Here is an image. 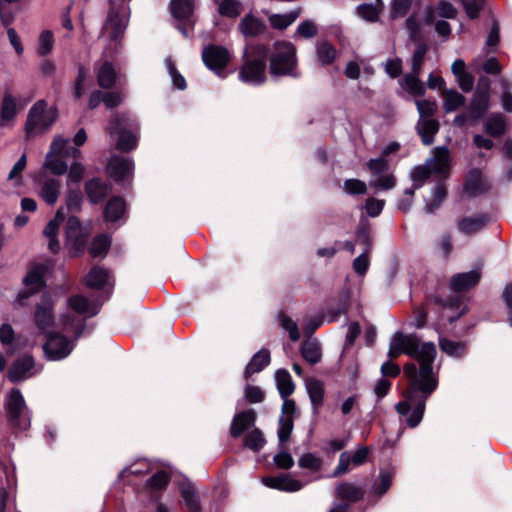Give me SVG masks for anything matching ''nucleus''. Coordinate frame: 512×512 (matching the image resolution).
Masks as SVG:
<instances>
[{
	"instance_id": "nucleus-10",
	"label": "nucleus",
	"mask_w": 512,
	"mask_h": 512,
	"mask_svg": "<svg viewBox=\"0 0 512 512\" xmlns=\"http://www.w3.org/2000/svg\"><path fill=\"white\" fill-rule=\"evenodd\" d=\"M193 8L192 0H171V13L178 21L176 27L186 37L194 25L192 19Z\"/></svg>"
},
{
	"instance_id": "nucleus-63",
	"label": "nucleus",
	"mask_w": 512,
	"mask_h": 512,
	"mask_svg": "<svg viewBox=\"0 0 512 512\" xmlns=\"http://www.w3.org/2000/svg\"><path fill=\"white\" fill-rule=\"evenodd\" d=\"M293 430V419L290 416H282L279 420L278 439L281 444L287 442Z\"/></svg>"
},
{
	"instance_id": "nucleus-18",
	"label": "nucleus",
	"mask_w": 512,
	"mask_h": 512,
	"mask_svg": "<svg viewBox=\"0 0 512 512\" xmlns=\"http://www.w3.org/2000/svg\"><path fill=\"white\" fill-rule=\"evenodd\" d=\"M44 273L45 267L43 265H35L28 271L23 279V283L28 291H23L18 295V302L21 305L25 304L24 300L26 298L43 286Z\"/></svg>"
},
{
	"instance_id": "nucleus-49",
	"label": "nucleus",
	"mask_w": 512,
	"mask_h": 512,
	"mask_svg": "<svg viewBox=\"0 0 512 512\" xmlns=\"http://www.w3.org/2000/svg\"><path fill=\"white\" fill-rule=\"evenodd\" d=\"M54 46V34L51 30H43L38 38L37 53L40 56L48 55Z\"/></svg>"
},
{
	"instance_id": "nucleus-19",
	"label": "nucleus",
	"mask_w": 512,
	"mask_h": 512,
	"mask_svg": "<svg viewBox=\"0 0 512 512\" xmlns=\"http://www.w3.org/2000/svg\"><path fill=\"white\" fill-rule=\"evenodd\" d=\"M481 269L455 274L451 277L449 285L452 291L463 293L474 288L481 279Z\"/></svg>"
},
{
	"instance_id": "nucleus-56",
	"label": "nucleus",
	"mask_w": 512,
	"mask_h": 512,
	"mask_svg": "<svg viewBox=\"0 0 512 512\" xmlns=\"http://www.w3.org/2000/svg\"><path fill=\"white\" fill-rule=\"evenodd\" d=\"M165 67L167 69L168 74L171 77L173 86L180 90H184L186 88L185 78L178 72L171 58H166L164 60Z\"/></svg>"
},
{
	"instance_id": "nucleus-6",
	"label": "nucleus",
	"mask_w": 512,
	"mask_h": 512,
	"mask_svg": "<svg viewBox=\"0 0 512 512\" xmlns=\"http://www.w3.org/2000/svg\"><path fill=\"white\" fill-rule=\"evenodd\" d=\"M45 338L43 351L45 357L50 361H59L68 357L74 348L73 342L58 332Z\"/></svg>"
},
{
	"instance_id": "nucleus-34",
	"label": "nucleus",
	"mask_w": 512,
	"mask_h": 512,
	"mask_svg": "<svg viewBox=\"0 0 512 512\" xmlns=\"http://www.w3.org/2000/svg\"><path fill=\"white\" fill-rule=\"evenodd\" d=\"M85 283L91 288L100 289L111 284V276L108 270L95 266L87 274Z\"/></svg>"
},
{
	"instance_id": "nucleus-28",
	"label": "nucleus",
	"mask_w": 512,
	"mask_h": 512,
	"mask_svg": "<svg viewBox=\"0 0 512 512\" xmlns=\"http://www.w3.org/2000/svg\"><path fill=\"white\" fill-rule=\"evenodd\" d=\"M255 418L253 410H246L236 414L230 428L231 435L235 438L239 437L245 430L254 425Z\"/></svg>"
},
{
	"instance_id": "nucleus-25",
	"label": "nucleus",
	"mask_w": 512,
	"mask_h": 512,
	"mask_svg": "<svg viewBox=\"0 0 512 512\" xmlns=\"http://www.w3.org/2000/svg\"><path fill=\"white\" fill-rule=\"evenodd\" d=\"M385 8L382 0H375V3H364L356 7L355 14L362 20L369 23H376Z\"/></svg>"
},
{
	"instance_id": "nucleus-43",
	"label": "nucleus",
	"mask_w": 512,
	"mask_h": 512,
	"mask_svg": "<svg viewBox=\"0 0 512 512\" xmlns=\"http://www.w3.org/2000/svg\"><path fill=\"white\" fill-rule=\"evenodd\" d=\"M220 15L235 18L242 11V4L238 0H215Z\"/></svg>"
},
{
	"instance_id": "nucleus-17",
	"label": "nucleus",
	"mask_w": 512,
	"mask_h": 512,
	"mask_svg": "<svg viewBox=\"0 0 512 512\" xmlns=\"http://www.w3.org/2000/svg\"><path fill=\"white\" fill-rule=\"evenodd\" d=\"M490 183L479 168H471L465 177L463 191L469 197H476L488 191Z\"/></svg>"
},
{
	"instance_id": "nucleus-55",
	"label": "nucleus",
	"mask_w": 512,
	"mask_h": 512,
	"mask_svg": "<svg viewBox=\"0 0 512 512\" xmlns=\"http://www.w3.org/2000/svg\"><path fill=\"white\" fill-rule=\"evenodd\" d=\"M447 195L446 187L443 183L438 184L432 191V201L426 204V211L431 213L436 210L444 201Z\"/></svg>"
},
{
	"instance_id": "nucleus-4",
	"label": "nucleus",
	"mask_w": 512,
	"mask_h": 512,
	"mask_svg": "<svg viewBox=\"0 0 512 512\" xmlns=\"http://www.w3.org/2000/svg\"><path fill=\"white\" fill-rule=\"evenodd\" d=\"M5 409L11 425L21 431L30 427L31 413L20 390L13 389L5 400Z\"/></svg>"
},
{
	"instance_id": "nucleus-47",
	"label": "nucleus",
	"mask_w": 512,
	"mask_h": 512,
	"mask_svg": "<svg viewBox=\"0 0 512 512\" xmlns=\"http://www.w3.org/2000/svg\"><path fill=\"white\" fill-rule=\"evenodd\" d=\"M484 129L487 134L493 137L502 135L505 132L506 124L503 115L494 114L489 117L485 124Z\"/></svg>"
},
{
	"instance_id": "nucleus-64",
	"label": "nucleus",
	"mask_w": 512,
	"mask_h": 512,
	"mask_svg": "<svg viewBox=\"0 0 512 512\" xmlns=\"http://www.w3.org/2000/svg\"><path fill=\"white\" fill-rule=\"evenodd\" d=\"M501 105L507 112L512 111V83L507 79H501Z\"/></svg>"
},
{
	"instance_id": "nucleus-12",
	"label": "nucleus",
	"mask_w": 512,
	"mask_h": 512,
	"mask_svg": "<svg viewBox=\"0 0 512 512\" xmlns=\"http://www.w3.org/2000/svg\"><path fill=\"white\" fill-rule=\"evenodd\" d=\"M40 368L36 367L34 358L30 355H24L15 360L8 370V378L11 382H23L37 373Z\"/></svg>"
},
{
	"instance_id": "nucleus-33",
	"label": "nucleus",
	"mask_w": 512,
	"mask_h": 512,
	"mask_svg": "<svg viewBox=\"0 0 512 512\" xmlns=\"http://www.w3.org/2000/svg\"><path fill=\"white\" fill-rule=\"evenodd\" d=\"M18 113L17 98L11 93H5L0 108V125L5 126L11 122Z\"/></svg>"
},
{
	"instance_id": "nucleus-13",
	"label": "nucleus",
	"mask_w": 512,
	"mask_h": 512,
	"mask_svg": "<svg viewBox=\"0 0 512 512\" xmlns=\"http://www.w3.org/2000/svg\"><path fill=\"white\" fill-rule=\"evenodd\" d=\"M66 143L67 141L63 137L56 136L51 143L49 153L46 155L44 167L55 175H63L67 172L68 166L60 156Z\"/></svg>"
},
{
	"instance_id": "nucleus-11",
	"label": "nucleus",
	"mask_w": 512,
	"mask_h": 512,
	"mask_svg": "<svg viewBox=\"0 0 512 512\" xmlns=\"http://www.w3.org/2000/svg\"><path fill=\"white\" fill-rule=\"evenodd\" d=\"M433 176L439 180H446L450 176L452 160L447 147L440 146L434 149L433 156L426 160Z\"/></svg>"
},
{
	"instance_id": "nucleus-53",
	"label": "nucleus",
	"mask_w": 512,
	"mask_h": 512,
	"mask_svg": "<svg viewBox=\"0 0 512 512\" xmlns=\"http://www.w3.org/2000/svg\"><path fill=\"white\" fill-rule=\"evenodd\" d=\"M414 0H392L390 3L391 19L401 18L407 14Z\"/></svg>"
},
{
	"instance_id": "nucleus-2",
	"label": "nucleus",
	"mask_w": 512,
	"mask_h": 512,
	"mask_svg": "<svg viewBox=\"0 0 512 512\" xmlns=\"http://www.w3.org/2000/svg\"><path fill=\"white\" fill-rule=\"evenodd\" d=\"M270 74L274 77H297L296 48L288 41H278L273 45L270 56Z\"/></svg>"
},
{
	"instance_id": "nucleus-39",
	"label": "nucleus",
	"mask_w": 512,
	"mask_h": 512,
	"mask_svg": "<svg viewBox=\"0 0 512 512\" xmlns=\"http://www.w3.org/2000/svg\"><path fill=\"white\" fill-rule=\"evenodd\" d=\"M302 357L311 365L320 362L322 357L321 347L316 340H306L301 345Z\"/></svg>"
},
{
	"instance_id": "nucleus-27",
	"label": "nucleus",
	"mask_w": 512,
	"mask_h": 512,
	"mask_svg": "<svg viewBox=\"0 0 512 512\" xmlns=\"http://www.w3.org/2000/svg\"><path fill=\"white\" fill-rule=\"evenodd\" d=\"M179 491L188 512H201L199 496L194 485L190 481H182L179 485Z\"/></svg>"
},
{
	"instance_id": "nucleus-48",
	"label": "nucleus",
	"mask_w": 512,
	"mask_h": 512,
	"mask_svg": "<svg viewBox=\"0 0 512 512\" xmlns=\"http://www.w3.org/2000/svg\"><path fill=\"white\" fill-rule=\"evenodd\" d=\"M266 443L263 433L255 428L244 437V446L254 452L260 451Z\"/></svg>"
},
{
	"instance_id": "nucleus-60",
	"label": "nucleus",
	"mask_w": 512,
	"mask_h": 512,
	"mask_svg": "<svg viewBox=\"0 0 512 512\" xmlns=\"http://www.w3.org/2000/svg\"><path fill=\"white\" fill-rule=\"evenodd\" d=\"M415 105L417 107L420 119L422 118H431V116L437 110V103L434 100L430 99H416Z\"/></svg>"
},
{
	"instance_id": "nucleus-44",
	"label": "nucleus",
	"mask_w": 512,
	"mask_h": 512,
	"mask_svg": "<svg viewBox=\"0 0 512 512\" xmlns=\"http://www.w3.org/2000/svg\"><path fill=\"white\" fill-rule=\"evenodd\" d=\"M299 15L300 10L290 11L286 14H272L269 16V22L273 28L283 30L290 26Z\"/></svg>"
},
{
	"instance_id": "nucleus-23",
	"label": "nucleus",
	"mask_w": 512,
	"mask_h": 512,
	"mask_svg": "<svg viewBox=\"0 0 512 512\" xmlns=\"http://www.w3.org/2000/svg\"><path fill=\"white\" fill-rule=\"evenodd\" d=\"M488 222L486 214H478L461 218L457 222L459 232L466 235H473L482 230Z\"/></svg>"
},
{
	"instance_id": "nucleus-41",
	"label": "nucleus",
	"mask_w": 512,
	"mask_h": 512,
	"mask_svg": "<svg viewBox=\"0 0 512 512\" xmlns=\"http://www.w3.org/2000/svg\"><path fill=\"white\" fill-rule=\"evenodd\" d=\"M125 212V202L120 197L112 198L105 207L104 217L106 221L114 222L122 217Z\"/></svg>"
},
{
	"instance_id": "nucleus-24",
	"label": "nucleus",
	"mask_w": 512,
	"mask_h": 512,
	"mask_svg": "<svg viewBox=\"0 0 512 512\" xmlns=\"http://www.w3.org/2000/svg\"><path fill=\"white\" fill-rule=\"evenodd\" d=\"M0 342L10 355L24 346L21 338L15 334L13 327L8 323L0 326Z\"/></svg>"
},
{
	"instance_id": "nucleus-50",
	"label": "nucleus",
	"mask_w": 512,
	"mask_h": 512,
	"mask_svg": "<svg viewBox=\"0 0 512 512\" xmlns=\"http://www.w3.org/2000/svg\"><path fill=\"white\" fill-rule=\"evenodd\" d=\"M411 179L413 181V186L411 188L417 190L419 189L420 187H422V185L424 184V182L430 177L432 176L431 172H430V169L427 165V163L425 162L423 165L421 166H417L415 167L412 171H411Z\"/></svg>"
},
{
	"instance_id": "nucleus-15",
	"label": "nucleus",
	"mask_w": 512,
	"mask_h": 512,
	"mask_svg": "<svg viewBox=\"0 0 512 512\" xmlns=\"http://www.w3.org/2000/svg\"><path fill=\"white\" fill-rule=\"evenodd\" d=\"M489 80L481 78L477 90L471 100L469 111L474 120L480 119L489 108Z\"/></svg>"
},
{
	"instance_id": "nucleus-52",
	"label": "nucleus",
	"mask_w": 512,
	"mask_h": 512,
	"mask_svg": "<svg viewBox=\"0 0 512 512\" xmlns=\"http://www.w3.org/2000/svg\"><path fill=\"white\" fill-rule=\"evenodd\" d=\"M109 246L110 239L105 235H100L93 240L89 248V253L94 258L104 256L107 253Z\"/></svg>"
},
{
	"instance_id": "nucleus-32",
	"label": "nucleus",
	"mask_w": 512,
	"mask_h": 512,
	"mask_svg": "<svg viewBox=\"0 0 512 512\" xmlns=\"http://www.w3.org/2000/svg\"><path fill=\"white\" fill-rule=\"evenodd\" d=\"M416 128L423 144L430 145L434 141V135L439 130V122L433 118H422L419 119Z\"/></svg>"
},
{
	"instance_id": "nucleus-22",
	"label": "nucleus",
	"mask_w": 512,
	"mask_h": 512,
	"mask_svg": "<svg viewBox=\"0 0 512 512\" xmlns=\"http://www.w3.org/2000/svg\"><path fill=\"white\" fill-rule=\"evenodd\" d=\"M64 221V212L63 208H60L55 217L48 222L46 225L43 234L48 239V248L53 253H56L60 248V243L57 239V233Z\"/></svg>"
},
{
	"instance_id": "nucleus-16",
	"label": "nucleus",
	"mask_w": 512,
	"mask_h": 512,
	"mask_svg": "<svg viewBox=\"0 0 512 512\" xmlns=\"http://www.w3.org/2000/svg\"><path fill=\"white\" fill-rule=\"evenodd\" d=\"M369 452L368 447H361L354 452L346 451L341 453L338 465L333 472V476L337 477L346 474L350 470L351 465L353 467H357L364 464L367 461Z\"/></svg>"
},
{
	"instance_id": "nucleus-36",
	"label": "nucleus",
	"mask_w": 512,
	"mask_h": 512,
	"mask_svg": "<svg viewBox=\"0 0 512 512\" xmlns=\"http://www.w3.org/2000/svg\"><path fill=\"white\" fill-rule=\"evenodd\" d=\"M306 390L312 403L313 411L316 413L323 403L324 387L321 381L316 379L306 380Z\"/></svg>"
},
{
	"instance_id": "nucleus-59",
	"label": "nucleus",
	"mask_w": 512,
	"mask_h": 512,
	"mask_svg": "<svg viewBox=\"0 0 512 512\" xmlns=\"http://www.w3.org/2000/svg\"><path fill=\"white\" fill-rule=\"evenodd\" d=\"M317 56L323 65H328L335 59L336 50L329 43L322 42L317 46Z\"/></svg>"
},
{
	"instance_id": "nucleus-35",
	"label": "nucleus",
	"mask_w": 512,
	"mask_h": 512,
	"mask_svg": "<svg viewBox=\"0 0 512 512\" xmlns=\"http://www.w3.org/2000/svg\"><path fill=\"white\" fill-rule=\"evenodd\" d=\"M420 73L410 72L400 81L401 87L414 97H420L425 94V84L419 79Z\"/></svg>"
},
{
	"instance_id": "nucleus-3",
	"label": "nucleus",
	"mask_w": 512,
	"mask_h": 512,
	"mask_svg": "<svg viewBox=\"0 0 512 512\" xmlns=\"http://www.w3.org/2000/svg\"><path fill=\"white\" fill-rule=\"evenodd\" d=\"M57 119V110L48 108L45 100L36 101L30 108L25 124L28 137L48 130Z\"/></svg>"
},
{
	"instance_id": "nucleus-5",
	"label": "nucleus",
	"mask_w": 512,
	"mask_h": 512,
	"mask_svg": "<svg viewBox=\"0 0 512 512\" xmlns=\"http://www.w3.org/2000/svg\"><path fill=\"white\" fill-rule=\"evenodd\" d=\"M255 50L258 57L248 58L239 73L240 80L250 85H260L266 80L265 57L268 49L265 45H258Z\"/></svg>"
},
{
	"instance_id": "nucleus-42",
	"label": "nucleus",
	"mask_w": 512,
	"mask_h": 512,
	"mask_svg": "<svg viewBox=\"0 0 512 512\" xmlns=\"http://www.w3.org/2000/svg\"><path fill=\"white\" fill-rule=\"evenodd\" d=\"M69 307L79 314L95 315L97 308L87 298L75 295L68 300Z\"/></svg>"
},
{
	"instance_id": "nucleus-61",
	"label": "nucleus",
	"mask_w": 512,
	"mask_h": 512,
	"mask_svg": "<svg viewBox=\"0 0 512 512\" xmlns=\"http://www.w3.org/2000/svg\"><path fill=\"white\" fill-rule=\"evenodd\" d=\"M343 190L348 195H364L367 192V185L359 179H347L344 181Z\"/></svg>"
},
{
	"instance_id": "nucleus-1",
	"label": "nucleus",
	"mask_w": 512,
	"mask_h": 512,
	"mask_svg": "<svg viewBox=\"0 0 512 512\" xmlns=\"http://www.w3.org/2000/svg\"><path fill=\"white\" fill-rule=\"evenodd\" d=\"M402 353L414 358L419 367L414 363L404 366V374L409 379V387L405 400L396 405V410L400 415L409 414L406 420L407 424L414 428L423 418L426 400L438 386V379L432 367L437 352L432 342L420 344L416 335L396 332L390 341L388 356L396 358Z\"/></svg>"
},
{
	"instance_id": "nucleus-31",
	"label": "nucleus",
	"mask_w": 512,
	"mask_h": 512,
	"mask_svg": "<svg viewBox=\"0 0 512 512\" xmlns=\"http://www.w3.org/2000/svg\"><path fill=\"white\" fill-rule=\"evenodd\" d=\"M265 28V23L252 14H247L239 24V29L245 37H255L263 33Z\"/></svg>"
},
{
	"instance_id": "nucleus-58",
	"label": "nucleus",
	"mask_w": 512,
	"mask_h": 512,
	"mask_svg": "<svg viewBox=\"0 0 512 512\" xmlns=\"http://www.w3.org/2000/svg\"><path fill=\"white\" fill-rule=\"evenodd\" d=\"M370 187L380 190H390L396 185V180L392 174L386 173L373 177L369 182Z\"/></svg>"
},
{
	"instance_id": "nucleus-54",
	"label": "nucleus",
	"mask_w": 512,
	"mask_h": 512,
	"mask_svg": "<svg viewBox=\"0 0 512 512\" xmlns=\"http://www.w3.org/2000/svg\"><path fill=\"white\" fill-rule=\"evenodd\" d=\"M298 464L301 468L317 472L322 467V459L313 453H305L299 458Z\"/></svg>"
},
{
	"instance_id": "nucleus-21",
	"label": "nucleus",
	"mask_w": 512,
	"mask_h": 512,
	"mask_svg": "<svg viewBox=\"0 0 512 512\" xmlns=\"http://www.w3.org/2000/svg\"><path fill=\"white\" fill-rule=\"evenodd\" d=\"M262 483L269 488L285 492H296L305 486V483L288 474H282L275 477H265L262 479Z\"/></svg>"
},
{
	"instance_id": "nucleus-62",
	"label": "nucleus",
	"mask_w": 512,
	"mask_h": 512,
	"mask_svg": "<svg viewBox=\"0 0 512 512\" xmlns=\"http://www.w3.org/2000/svg\"><path fill=\"white\" fill-rule=\"evenodd\" d=\"M318 33L317 26L312 20L302 21L295 32L294 38L301 37L305 39H310L316 36Z\"/></svg>"
},
{
	"instance_id": "nucleus-30",
	"label": "nucleus",
	"mask_w": 512,
	"mask_h": 512,
	"mask_svg": "<svg viewBox=\"0 0 512 512\" xmlns=\"http://www.w3.org/2000/svg\"><path fill=\"white\" fill-rule=\"evenodd\" d=\"M85 191L92 203H98L110 193V187L102 180L95 178L86 182Z\"/></svg>"
},
{
	"instance_id": "nucleus-57",
	"label": "nucleus",
	"mask_w": 512,
	"mask_h": 512,
	"mask_svg": "<svg viewBox=\"0 0 512 512\" xmlns=\"http://www.w3.org/2000/svg\"><path fill=\"white\" fill-rule=\"evenodd\" d=\"M137 141L135 134L120 130L117 148L124 152L131 151L137 146Z\"/></svg>"
},
{
	"instance_id": "nucleus-29",
	"label": "nucleus",
	"mask_w": 512,
	"mask_h": 512,
	"mask_svg": "<svg viewBox=\"0 0 512 512\" xmlns=\"http://www.w3.org/2000/svg\"><path fill=\"white\" fill-rule=\"evenodd\" d=\"M61 182L54 178L46 179L39 192L41 199L48 205H54L59 198Z\"/></svg>"
},
{
	"instance_id": "nucleus-46",
	"label": "nucleus",
	"mask_w": 512,
	"mask_h": 512,
	"mask_svg": "<svg viewBox=\"0 0 512 512\" xmlns=\"http://www.w3.org/2000/svg\"><path fill=\"white\" fill-rule=\"evenodd\" d=\"M443 96V108L446 113H451L465 104V97L455 90H446Z\"/></svg>"
},
{
	"instance_id": "nucleus-26",
	"label": "nucleus",
	"mask_w": 512,
	"mask_h": 512,
	"mask_svg": "<svg viewBox=\"0 0 512 512\" xmlns=\"http://www.w3.org/2000/svg\"><path fill=\"white\" fill-rule=\"evenodd\" d=\"M335 494L340 499L357 502L364 497L365 488L354 483L342 482L335 487Z\"/></svg>"
},
{
	"instance_id": "nucleus-38",
	"label": "nucleus",
	"mask_w": 512,
	"mask_h": 512,
	"mask_svg": "<svg viewBox=\"0 0 512 512\" xmlns=\"http://www.w3.org/2000/svg\"><path fill=\"white\" fill-rule=\"evenodd\" d=\"M275 381L281 398H287L294 392L295 384L287 370H277L275 373Z\"/></svg>"
},
{
	"instance_id": "nucleus-9",
	"label": "nucleus",
	"mask_w": 512,
	"mask_h": 512,
	"mask_svg": "<svg viewBox=\"0 0 512 512\" xmlns=\"http://www.w3.org/2000/svg\"><path fill=\"white\" fill-rule=\"evenodd\" d=\"M34 323L39 334L43 335L44 337L56 333V323L53 315V304L49 297L44 296L43 302L37 305L34 314Z\"/></svg>"
},
{
	"instance_id": "nucleus-14",
	"label": "nucleus",
	"mask_w": 512,
	"mask_h": 512,
	"mask_svg": "<svg viewBox=\"0 0 512 512\" xmlns=\"http://www.w3.org/2000/svg\"><path fill=\"white\" fill-rule=\"evenodd\" d=\"M435 21L434 8L427 6L422 11L412 13L405 22L411 40H418L421 36V26L431 25Z\"/></svg>"
},
{
	"instance_id": "nucleus-20",
	"label": "nucleus",
	"mask_w": 512,
	"mask_h": 512,
	"mask_svg": "<svg viewBox=\"0 0 512 512\" xmlns=\"http://www.w3.org/2000/svg\"><path fill=\"white\" fill-rule=\"evenodd\" d=\"M134 164L130 158L113 156L108 163V171L117 182L129 180L133 174Z\"/></svg>"
},
{
	"instance_id": "nucleus-51",
	"label": "nucleus",
	"mask_w": 512,
	"mask_h": 512,
	"mask_svg": "<svg viewBox=\"0 0 512 512\" xmlns=\"http://www.w3.org/2000/svg\"><path fill=\"white\" fill-rule=\"evenodd\" d=\"M439 345L443 352L453 357H462L466 351V347L463 343L448 339H440Z\"/></svg>"
},
{
	"instance_id": "nucleus-45",
	"label": "nucleus",
	"mask_w": 512,
	"mask_h": 512,
	"mask_svg": "<svg viewBox=\"0 0 512 512\" xmlns=\"http://www.w3.org/2000/svg\"><path fill=\"white\" fill-rule=\"evenodd\" d=\"M97 80L102 88H110L116 80V72L109 62H104L97 71Z\"/></svg>"
},
{
	"instance_id": "nucleus-8",
	"label": "nucleus",
	"mask_w": 512,
	"mask_h": 512,
	"mask_svg": "<svg viewBox=\"0 0 512 512\" xmlns=\"http://www.w3.org/2000/svg\"><path fill=\"white\" fill-rule=\"evenodd\" d=\"M66 244L76 255L83 251L89 237V230L83 227L75 216L69 217L66 223Z\"/></svg>"
},
{
	"instance_id": "nucleus-40",
	"label": "nucleus",
	"mask_w": 512,
	"mask_h": 512,
	"mask_svg": "<svg viewBox=\"0 0 512 512\" xmlns=\"http://www.w3.org/2000/svg\"><path fill=\"white\" fill-rule=\"evenodd\" d=\"M60 324L63 331L74 335L75 340H77L83 333V320L79 317H75L70 314H63L60 317Z\"/></svg>"
},
{
	"instance_id": "nucleus-7",
	"label": "nucleus",
	"mask_w": 512,
	"mask_h": 512,
	"mask_svg": "<svg viewBox=\"0 0 512 512\" xmlns=\"http://www.w3.org/2000/svg\"><path fill=\"white\" fill-rule=\"evenodd\" d=\"M230 57L229 51L218 45H208L202 51V59L207 68L220 77L226 76L224 68L227 66Z\"/></svg>"
},
{
	"instance_id": "nucleus-37",
	"label": "nucleus",
	"mask_w": 512,
	"mask_h": 512,
	"mask_svg": "<svg viewBox=\"0 0 512 512\" xmlns=\"http://www.w3.org/2000/svg\"><path fill=\"white\" fill-rule=\"evenodd\" d=\"M270 363V352L267 349L258 351L245 368V377L260 372Z\"/></svg>"
}]
</instances>
